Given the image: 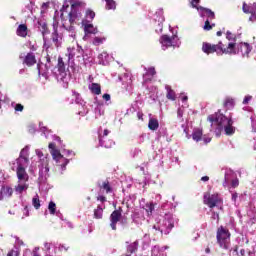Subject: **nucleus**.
<instances>
[{
  "mask_svg": "<svg viewBox=\"0 0 256 256\" xmlns=\"http://www.w3.org/2000/svg\"><path fill=\"white\" fill-rule=\"evenodd\" d=\"M207 121L211 123V127L216 133V137L221 136V131L224 129L226 135H233L235 133V127H233V119L227 118L221 110L211 114L207 117Z\"/></svg>",
  "mask_w": 256,
  "mask_h": 256,
  "instance_id": "f257e3e1",
  "label": "nucleus"
},
{
  "mask_svg": "<svg viewBox=\"0 0 256 256\" xmlns=\"http://www.w3.org/2000/svg\"><path fill=\"white\" fill-rule=\"evenodd\" d=\"M139 248V242L135 241L127 246L126 253L122 256H131L133 253H137V249Z\"/></svg>",
  "mask_w": 256,
  "mask_h": 256,
  "instance_id": "dca6fc26",
  "label": "nucleus"
},
{
  "mask_svg": "<svg viewBox=\"0 0 256 256\" xmlns=\"http://www.w3.org/2000/svg\"><path fill=\"white\" fill-rule=\"evenodd\" d=\"M198 11H204L206 17H208V19H210V21H213V19H215V12H213L209 8H205L203 6H199Z\"/></svg>",
  "mask_w": 256,
  "mask_h": 256,
  "instance_id": "412c9836",
  "label": "nucleus"
},
{
  "mask_svg": "<svg viewBox=\"0 0 256 256\" xmlns=\"http://www.w3.org/2000/svg\"><path fill=\"white\" fill-rule=\"evenodd\" d=\"M145 207L148 215H152L153 211H155V204L153 202L146 203Z\"/></svg>",
  "mask_w": 256,
  "mask_h": 256,
  "instance_id": "72a5a7b5",
  "label": "nucleus"
},
{
  "mask_svg": "<svg viewBox=\"0 0 256 256\" xmlns=\"http://www.w3.org/2000/svg\"><path fill=\"white\" fill-rule=\"evenodd\" d=\"M177 114H178V117H183V110H181V108H179L177 110Z\"/></svg>",
  "mask_w": 256,
  "mask_h": 256,
  "instance_id": "603ef678",
  "label": "nucleus"
},
{
  "mask_svg": "<svg viewBox=\"0 0 256 256\" xmlns=\"http://www.w3.org/2000/svg\"><path fill=\"white\" fill-rule=\"evenodd\" d=\"M50 149V153L55 161H59V159H63V155H61V151L57 149L55 142H50L48 145Z\"/></svg>",
  "mask_w": 256,
  "mask_h": 256,
  "instance_id": "1a4fd4ad",
  "label": "nucleus"
},
{
  "mask_svg": "<svg viewBox=\"0 0 256 256\" xmlns=\"http://www.w3.org/2000/svg\"><path fill=\"white\" fill-rule=\"evenodd\" d=\"M106 2V9L109 11L111 9H117V3L115 0H104Z\"/></svg>",
  "mask_w": 256,
  "mask_h": 256,
  "instance_id": "c756f323",
  "label": "nucleus"
},
{
  "mask_svg": "<svg viewBox=\"0 0 256 256\" xmlns=\"http://www.w3.org/2000/svg\"><path fill=\"white\" fill-rule=\"evenodd\" d=\"M153 229H155L156 231H160V229L156 225L153 226Z\"/></svg>",
  "mask_w": 256,
  "mask_h": 256,
  "instance_id": "680f3d73",
  "label": "nucleus"
},
{
  "mask_svg": "<svg viewBox=\"0 0 256 256\" xmlns=\"http://www.w3.org/2000/svg\"><path fill=\"white\" fill-rule=\"evenodd\" d=\"M106 40H107V38H105V37H95L93 39L92 44L95 45L96 47H99V45H103V42Z\"/></svg>",
  "mask_w": 256,
  "mask_h": 256,
  "instance_id": "473e14b6",
  "label": "nucleus"
},
{
  "mask_svg": "<svg viewBox=\"0 0 256 256\" xmlns=\"http://www.w3.org/2000/svg\"><path fill=\"white\" fill-rule=\"evenodd\" d=\"M110 131L105 129L103 135H99V137H103V139H107V135H109Z\"/></svg>",
  "mask_w": 256,
  "mask_h": 256,
  "instance_id": "a18cd8bd",
  "label": "nucleus"
},
{
  "mask_svg": "<svg viewBox=\"0 0 256 256\" xmlns=\"http://www.w3.org/2000/svg\"><path fill=\"white\" fill-rule=\"evenodd\" d=\"M214 216H216L217 221H219V214H215V213H214Z\"/></svg>",
  "mask_w": 256,
  "mask_h": 256,
  "instance_id": "e2e57ef3",
  "label": "nucleus"
},
{
  "mask_svg": "<svg viewBox=\"0 0 256 256\" xmlns=\"http://www.w3.org/2000/svg\"><path fill=\"white\" fill-rule=\"evenodd\" d=\"M46 61L47 63H51V56H49V54L46 56Z\"/></svg>",
  "mask_w": 256,
  "mask_h": 256,
  "instance_id": "13d9d810",
  "label": "nucleus"
},
{
  "mask_svg": "<svg viewBox=\"0 0 256 256\" xmlns=\"http://www.w3.org/2000/svg\"><path fill=\"white\" fill-rule=\"evenodd\" d=\"M51 39H52L55 47H59L61 45V42L59 41V32H57V28L54 29Z\"/></svg>",
  "mask_w": 256,
  "mask_h": 256,
  "instance_id": "b1692460",
  "label": "nucleus"
},
{
  "mask_svg": "<svg viewBox=\"0 0 256 256\" xmlns=\"http://www.w3.org/2000/svg\"><path fill=\"white\" fill-rule=\"evenodd\" d=\"M216 35H217V37H221V35H223V32L218 31V32L216 33Z\"/></svg>",
  "mask_w": 256,
  "mask_h": 256,
  "instance_id": "052dcab7",
  "label": "nucleus"
},
{
  "mask_svg": "<svg viewBox=\"0 0 256 256\" xmlns=\"http://www.w3.org/2000/svg\"><path fill=\"white\" fill-rule=\"evenodd\" d=\"M201 181H204V182L209 181V176H203V177L201 178Z\"/></svg>",
  "mask_w": 256,
  "mask_h": 256,
  "instance_id": "6e6d98bb",
  "label": "nucleus"
},
{
  "mask_svg": "<svg viewBox=\"0 0 256 256\" xmlns=\"http://www.w3.org/2000/svg\"><path fill=\"white\" fill-rule=\"evenodd\" d=\"M203 201L204 205H207L210 209H213L214 207H217L223 200L221 197H219L218 193L210 194L209 192H206L204 194Z\"/></svg>",
  "mask_w": 256,
  "mask_h": 256,
  "instance_id": "20e7f679",
  "label": "nucleus"
},
{
  "mask_svg": "<svg viewBox=\"0 0 256 256\" xmlns=\"http://www.w3.org/2000/svg\"><path fill=\"white\" fill-rule=\"evenodd\" d=\"M85 17H86V19L93 21V19H95V11H93L91 9H87L86 13H85Z\"/></svg>",
  "mask_w": 256,
  "mask_h": 256,
  "instance_id": "f704fd0d",
  "label": "nucleus"
},
{
  "mask_svg": "<svg viewBox=\"0 0 256 256\" xmlns=\"http://www.w3.org/2000/svg\"><path fill=\"white\" fill-rule=\"evenodd\" d=\"M173 39H175V36L169 37L168 35H162L160 38V43L162 47H173Z\"/></svg>",
  "mask_w": 256,
  "mask_h": 256,
  "instance_id": "ddd939ff",
  "label": "nucleus"
},
{
  "mask_svg": "<svg viewBox=\"0 0 256 256\" xmlns=\"http://www.w3.org/2000/svg\"><path fill=\"white\" fill-rule=\"evenodd\" d=\"M145 75H148L149 77H155V75H157V71H155L154 67H151L148 69Z\"/></svg>",
  "mask_w": 256,
  "mask_h": 256,
  "instance_id": "ea45409f",
  "label": "nucleus"
},
{
  "mask_svg": "<svg viewBox=\"0 0 256 256\" xmlns=\"http://www.w3.org/2000/svg\"><path fill=\"white\" fill-rule=\"evenodd\" d=\"M70 25H75V23L81 21V10H71L68 14Z\"/></svg>",
  "mask_w": 256,
  "mask_h": 256,
  "instance_id": "6e6552de",
  "label": "nucleus"
},
{
  "mask_svg": "<svg viewBox=\"0 0 256 256\" xmlns=\"http://www.w3.org/2000/svg\"><path fill=\"white\" fill-rule=\"evenodd\" d=\"M73 58V55L72 54H69V59Z\"/></svg>",
  "mask_w": 256,
  "mask_h": 256,
  "instance_id": "774afa93",
  "label": "nucleus"
},
{
  "mask_svg": "<svg viewBox=\"0 0 256 256\" xmlns=\"http://www.w3.org/2000/svg\"><path fill=\"white\" fill-rule=\"evenodd\" d=\"M24 65L27 67H33V65L37 64V58L35 57V53L29 52L26 54L23 60Z\"/></svg>",
  "mask_w": 256,
  "mask_h": 256,
  "instance_id": "9d476101",
  "label": "nucleus"
},
{
  "mask_svg": "<svg viewBox=\"0 0 256 256\" xmlns=\"http://www.w3.org/2000/svg\"><path fill=\"white\" fill-rule=\"evenodd\" d=\"M89 90L91 91V93H93L94 95H101V84L99 83H92L89 86Z\"/></svg>",
  "mask_w": 256,
  "mask_h": 256,
  "instance_id": "4be33fe9",
  "label": "nucleus"
},
{
  "mask_svg": "<svg viewBox=\"0 0 256 256\" xmlns=\"http://www.w3.org/2000/svg\"><path fill=\"white\" fill-rule=\"evenodd\" d=\"M4 199V194L2 188L0 189V201H3Z\"/></svg>",
  "mask_w": 256,
  "mask_h": 256,
  "instance_id": "5fc2aeb1",
  "label": "nucleus"
},
{
  "mask_svg": "<svg viewBox=\"0 0 256 256\" xmlns=\"http://www.w3.org/2000/svg\"><path fill=\"white\" fill-rule=\"evenodd\" d=\"M98 186L100 189H103V191H106L107 194L113 193V188L111 187V184L109 183V180H105L104 182L98 183Z\"/></svg>",
  "mask_w": 256,
  "mask_h": 256,
  "instance_id": "6ab92c4d",
  "label": "nucleus"
},
{
  "mask_svg": "<svg viewBox=\"0 0 256 256\" xmlns=\"http://www.w3.org/2000/svg\"><path fill=\"white\" fill-rule=\"evenodd\" d=\"M38 25L40 26V31H41L43 37H45V35H48L49 27L47 26V23H45V22H38Z\"/></svg>",
  "mask_w": 256,
  "mask_h": 256,
  "instance_id": "a878e982",
  "label": "nucleus"
},
{
  "mask_svg": "<svg viewBox=\"0 0 256 256\" xmlns=\"http://www.w3.org/2000/svg\"><path fill=\"white\" fill-rule=\"evenodd\" d=\"M192 139L193 141H196V143H199L201 139H203V130L201 129H196L192 133Z\"/></svg>",
  "mask_w": 256,
  "mask_h": 256,
  "instance_id": "5701e85b",
  "label": "nucleus"
},
{
  "mask_svg": "<svg viewBox=\"0 0 256 256\" xmlns=\"http://www.w3.org/2000/svg\"><path fill=\"white\" fill-rule=\"evenodd\" d=\"M17 167L26 169L29 166V148L25 147L21 150L18 159L16 160Z\"/></svg>",
  "mask_w": 256,
  "mask_h": 256,
  "instance_id": "39448f33",
  "label": "nucleus"
},
{
  "mask_svg": "<svg viewBox=\"0 0 256 256\" xmlns=\"http://www.w3.org/2000/svg\"><path fill=\"white\" fill-rule=\"evenodd\" d=\"M94 219H103V207L100 205L94 210Z\"/></svg>",
  "mask_w": 256,
  "mask_h": 256,
  "instance_id": "cd10ccee",
  "label": "nucleus"
},
{
  "mask_svg": "<svg viewBox=\"0 0 256 256\" xmlns=\"http://www.w3.org/2000/svg\"><path fill=\"white\" fill-rule=\"evenodd\" d=\"M16 35L22 38L27 37V35H29V28L27 27V24H20L16 29Z\"/></svg>",
  "mask_w": 256,
  "mask_h": 256,
  "instance_id": "4468645a",
  "label": "nucleus"
},
{
  "mask_svg": "<svg viewBox=\"0 0 256 256\" xmlns=\"http://www.w3.org/2000/svg\"><path fill=\"white\" fill-rule=\"evenodd\" d=\"M1 189L2 193H4L6 197H13V188H11L10 186L2 185Z\"/></svg>",
  "mask_w": 256,
  "mask_h": 256,
  "instance_id": "393cba45",
  "label": "nucleus"
},
{
  "mask_svg": "<svg viewBox=\"0 0 256 256\" xmlns=\"http://www.w3.org/2000/svg\"><path fill=\"white\" fill-rule=\"evenodd\" d=\"M29 189V185L25 184H18L17 186H15V191L16 193H23V191H27Z\"/></svg>",
  "mask_w": 256,
  "mask_h": 256,
  "instance_id": "c85d7f7f",
  "label": "nucleus"
},
{
  "mask_svg": "<svg viewBox=\"0 0 256 256\" xmlns=\"http://www.w3.org/2000/svg\"><path fill=\"white\" fill-rule=\"evenodd\" d=\"M251 46L249 43H241L239 45L238 51L241 53L242 57H249V53H251Z\"/></svg>",
  "mask_w": 256,
  "mask_h": 256,
  "instance_id": "2eb2a0df",
  "label": "nucleus"
},
{
  "mask_svg": "<svg viewBox=\"0 0 256 256\" xmlns=\"http://www.w3.org/2000/svg\"><path fill=\"white\" fill-rule=\"evenodd\" d=\"M232 199H237V195L233 194Z\"/></svg>",
  "mask_w": 256,
  "mask_h": 256,
  "instance_id": "338daca9",
  "label": "nucleus"
},
{
  "mask_svg": "<svg viewBox=\"0 0 256 256\" xmlns=\"http://www.w3.org/2000/svg\"><path fill=\"white\" fill-rule=\"evenodd\" d=\"M165 89H166V98L169 101H176L177 94L175 93V90H173V88H171V86L169 85H166Z\"/></svg>",
  "mask_w": 256,
  "mask_h": 256,
  "instance_id": "f3484780",
  "label": "nucleus"
},
{
  "mask_svg": "<svg viewBox=\"0 0 256 256\" xmlns=\"http://www.w3.org/2000/svg\"><path fill=\"white\" fill-rule=\"evenodd\" d=\"M103 99L105 100V101H111V95H109V94H104L103 96Z\"/></svg>",
  "mask_w": 256,
  "mask_h": 256,
  "instance_id": "09e8293b",
  "label": "nucleus"
},
{
  "mask_svg": "<svg viewBox=\"0 0 256 256\" xmlns=\"http://www.w3.org/2000/svg\"><path fill=\"white\" fill-rule=\"evenodd\" d=\"M88 23H89V21L82 20V25L84 27L85 33L90 34V35L97 34L98 33L97 28H95V26H93V24H88Z\"/></svg>",
  "mask_w": 256,
  "mask_h": 256,
  "instance_id": "f8f14e48",
  "label": "nucleus"
},
{
  "mask_svg": "<svg viewBox=\"0 0 256 256\" xmlns=\"http://www.w3.org/2000/svg\"><path fill=\"white\" fill-rule=\"evenodd\" d=\"M235 42H230L228 47L225 48L223 42H218V44H211L208 42H203L202 44V51L206 55H211L213 53H217V55H223L227 53H234L235 52Z\"/></svg>",
  "mask_w": 256,
  "mask_h": 256,
  "instance_id": "f03ea898",
  "label": "nucleus"
},
{
  "mask_svg": "<svg viewBox=\"0 0 256 256\" xmlns=\"http://www.w3.org/2000/svg\"><path fill=\"white\" fill-rule=\"evenodd\" d=\"M57 67H58V72H59L60 74H61V73H65L66 68H65V62L63 61V58H61V57L58 58Z\"/></svg>",
  "mask_w": 256,
  "mask_h": 256,
  "instance_id": "bb28decb",
  "label": "nucleus"
},
{
  "mask_svg": "<svg viewBox=\"0 0 256 256\" xmlns=\"http://www.w3.org/2000/svg\"><path fill=\"white\" fill-rule=\"evenodd\" d=\"M48 211L50 215H55V213H57V204H55L53 201H50L48 204Z\"/></svg>",
  "mask_w": 256,
  "mask_h": 256,
  "instance_id": "2f4dec72",
  "label": "nucleus"
},
{
  "mask_svg": "<svg viewBox=\"0 0 256 256\" xmlns=\"http://www.w3.org/2000/svg\"><path fill=\"white\" fill-rule=\"evenodd\" d=\"M245 253H246V252H245V249H241V250H240V254H241L242 256H245Z\"/></svg>",
  "mask_w": 256,
  "mask_h": 256,
  "instance_id": "bf43d9fd",
  "label": "nucleus"
},
{
  "mask_svg": "<svg viewBox=\"0 0 256 256\" xmlns=\"http://www.w3.org/2000/svg\"><path fill=\"white\" fill-rule=\"evenodd\" d=\"M81 7H83V2L74 1L71 3V10L72 11H81Z\"/></svg>",
  "mask_w": 256,
  "mask_h": 256,
  "instance_id": "7c9ffc66",
  "label": "nucleus"
},
{
  "mask_svg": "<svg viewBox=\"0 0 256 256\" xmlns=\"http://www.w3.org/2000/svg\"><path fill=\"white\" fill-rule=\"evenodd\" d=\"M206 253H211V249L206 248Z\"/></svg>",
  "mask_w": 256,
  "mask_h": 256,
  "instance_id": "0e129e2a",
  "label": "nucleus"
},
{
  "mask_svg": "<svg viewBox=\"0 0 256 256\" xmlns=\"http://www.w3.org/2000/svg\"><path fill=\"white\" fill-rule=\"evenodd\" d=\"M226 39H228V41H237V36L235 34L231 33V31H227Z\"/></svg>",
  "mask_w": 256,
  "mask_h": 256,
  "instance_id": "58836bf2",
  "label": "nucleus"
},
{
  "mask_svg": "<svg viewBox=\"0 0 256 256\" xmlns=\"http://www.w3.org/2000/svg\"><path fill=\"white\" fill-rule=\"evenodd\" d=\"M19 255H21V253L18 250H13V249L8 251L7 253V256H19Z\"/></svg>",
  "mask_w": 256,
  "mask_h": 256,
  "instance_id": "79ce46f5",
  "label": "nucleus"
},
{
  "mask_svg": "<svg viewBox=\"0 0 256 256\" xmlns=\"http://www.w3.org/2000/svg\"><path fill=\"white\" fill-rule=\"evenodd\" d=\"M14 109L15 111L22 112L25 107L23 106V104H16Z\"/></svg>",
  "mask_w": 256,
  "mask_h": 256,
  "instance_id": "37998d69",
  "label": "nucleus"
},
{
  "mask_svg": "<svg viewBox=\"0 0 256 256\" xmlns=\"http://www.w3.org/2000/svg\"><path fill=\"white\" fill-rule=\"evenodd\" d=\"M137 117L140 121H143V113L142 112H138L137 113Z\"/></svg>",
  "mask_w": 256,
  "mask_h": 256,
  "instance_id": "3c124183",
  "label": "nucleus"
},
{
  "mask_svg": "<svg viewBox=\"0 0 256 256\" xmlns=\"http://www.w3.org/2000/svg\"><path fill=\"white\" fill-rule=\"evenodd\" d=\"M99 144L101 147H105V149H111V147L115 145V142L107 138L103 139V137H99Z\"/></svg>",
  "mask_w": 256,
  "mask_h": 256,
  "instance_id": "a211bd4d",
  "label": "nucleus"
},
{
  "mask_svg": "<svg viewBox=\"0 0 256 256\" xmlns=\"http://www.w3.org/2000/svg\"><path fill=\"white\" fill-rule=\"evenodd\" d=\"M188 100H189V97H187V96H182V97H181L182 103H185V102H187Z\"/></svg>",
  "mask_w": 256,
  "mask_h": 256,
  "instance_id": "864d4df0",
  "label": "nucleus"
},
{
  "mask_svg": "<svg viewBox=\"0 0 256 256\" xmlns=\"http://www.w3.org/2000/svg\"><path fill=\"white\" fill-rule=\"evenodd\" d=\"M243 12L246 14H250V21H256V8H254L253 6H249L247 5V3H243Z\"/></svg>",
  "mask_w": 256,
  "mask_h": 256,
  "instance_id": "9b49d317",
  "label": "nucleus"
},
{
  "mask_svg": "<svg viewBox=\"0 0 256 256\" xmlns=\"http://www.w3.org/2000/svg\"><path fill=\"white\" fill-rule=\"evenodd\" d=\"M232 187H239V180H233L232 181Z\"/></svg>",
  "mask_w": 256,
  "mask_h": 256,
  "instance_id": "8fccbe9b",
  "label": "nucleus"
},
{
  "mask_svg": "<svg viewBox=\"0 0 256 256\" xmlns=\"http://www.w3.org/2000/svg\"><path fill=\"white\" fill-rule=\"evenodd\" d=\"M215 27V24H211V22L209 20H206L204 23V31H211V29H213Z\"/></svg>",
  "mask_w": 256,
  "mask_h": 256,
  "instance_id": "4c0bfd02",
  "label": "nucleus"
},
{
  "mask_svg": "<svg viewBox=\"0 0 256 256\" xmlns=\"http://www.w3.org/2000/svg\"><path fill=\"white\" fill-rule=\"evenodd\" d=\"M199 3H201V0H192L191 1V6L193 7V9H197L199 10Z\"/></svg>",
  "mask_w": 256,
  "mask_h": 256,
  "instance_id": "a19ab883",
  "label": "nucleus"
},
{
  "mask_svg": "<svg viewBox=\"0 0 256 256\" xmlns=\"http://www.w3.org/2000/svg\"><path fill=\"white\" fill-rule=\"evenodd\" d=\"M233 105H235L233 98H226L223 104V106L226 107L227 109H229L230 107H233Z\"/></svg>",
  "mask_w": 256,
  "mask_h": 256,
  "instance_id": "c9c22d12",
  "label": "nucleus"
},
{
  "mask_svg": "<svg viewBox=\"0 0 256 256\" xmlns=\"http://www.w3.org/2000/svg\"><path fill=\"white\" fill-rule=\"evenodd\" d=\"M173 227H175V224H173V222H168V225H167L168 232L167 233H169L171 231V229H173Z\"/></svg>",
  "mask_w": 256,
  "mask_h": 256,
  "instance_id": "49530a36",
  "label": "nucleus"
},
{
  "mask_svg": "<svg viewBox=\"0 0 256 256\" xmlns=\"http://www.w3.org/2000/svg\"><path fill=\"white\" fill-rule=\"evenodd\" d=\"M23 214L25 215V217H29V207L28 206L24 207Z\"/></svg>",
  "mask_w": 256,
  "mask_h": 256,
  "instance_id": "c03bdc74",
  "label": "nucleus"
},
{
  "mask_svg": "<svg viewBox=\"0 0 256 256\" xmlns=\"http://www.w3.org/2000/svg\"><path fill=\"white\" fill-rule=\"evenodd\" d=\"M251 101V97H245L243 103H249Z\"/></svg>",
  "mask_w": 256,
  "mask_h": 256,
  "instance_id": "4d7b16f0",
  "label": "nucleus"
},
{
  "mask_svg": "<svg viewBox=\"0 0 256 256\" xmlns=\"http://www.w3.org/2000/svg\"><path fill=\"white\" fill-rule=\"evenodd\" d=\"M216 240L221 249H229L231 247V232L224 226H220L216 232Z\"/></svg>",
  "mask_w": 256,
  "mask_h": 256,
  "instance_id": "7ed1b4c3",
  "label": "nucleus"
},
{
  "mask_svg": "<svg viewBox=\"0 0 256 256\" xmlns=\"http://www.w3.org/2000/svg\"><path fill=\"white\" fill-rule=\"evenodd\" d=\"M148 128L150 131H157V129H159V120H157V118H150Z\"/></svg>",
  "mask_w": 256,
  "mask_h": 256,
  "instance_id": "aec40b11",
  "label": "nucleus"
},
{
  "mask_svg": "<svg viewBox=\"0 0 256 256\" xmlns=\"http://www.w3.org/2000/svg\"><path fill=\"white\" fill-rule=\"evenodd\" d=\"M97 200L101 201V203H105V201H107V197H105V196H98Z\"/></svg>",
  "mask_w": 256,
  "mask_h": 256,
  "instance_id": "de8ad7c7",
  "label": "nucleus"
},
{
  "mask_svg": "<svg viewBox=\"0 0 256 256\" xmlns=\"http://www.w3.org/2000/svg\"><path fill=\"white\" fill-rule=\"evenodd\" d=\"M123 215V208L118 207V209L114 210L110 215V227L113 231H117V223L121 221V217Z\"/></svg>",
  "mask_w": 256,
  "mask_h": 256,
  "instance_id": "423d86ee",
  "label": "nucleus"
},
{
  "mask_svg": "<svg viewBox=\"0 0 256 256\" xmlns=\"http://www.w3.org/2000/svg\"><path fill=\"white\" fill-rule=\"evenodd\" d=\"M16 175L19 183H27L29 181V174H27L25 168L17 167Z\"/></svg>",
  "mask_w": 256,
  "mask_h": 256,
  "instance_id": "0eeeda50",
  "label": "nucleus"
},
{
  "mask_svg": "<svg viewBox=\"0 0 256 256\" xmlns=\"http://www.w3.org/2000/svg\"><path fill=\"white\" fill-rule=\"evenodd\" d=\"M205 142H206V143H210V142H211V138L206 139Z\"/></svg>",
  "mask_w": 256,
  "mask_h": 256,
  "instance_id": "69168bd1",
  "label": "nucleus"
},
{
  "mask_svg": "<svg viewBox=\"0 0 256 256\" xmlns=\"http://www.w3.org/2000/svg\"><path fill=\"white\" fill-rule=\"evenodd\" d=\"M32 204H33V207L36 208V209H39L41 207V200H39L38 195H36V197H34L32 199Z\"/></svg>",
  "mask_w": 256,
  "mask_h": 256,
  "instance_id": "e433bc0d",
  "label": "nucleus"
}]
</instances>
